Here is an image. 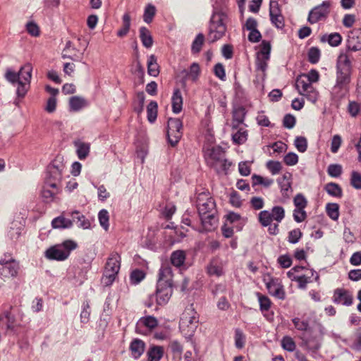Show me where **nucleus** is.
<instances>
[{
    "label": "nucleus",
    "instance_id": "nucleus-1",
    "mask_svg": "<svg viewBox=\"0 0 361 361\" xmlns=\"http://www.w3.org/2000/svg\"><path fill=\"white\" fill-rule=\"evenodd\" d=\"M324 334V326L322 324H318L317 325L311 327L309 330L301 333L300 336V339L301 340L300 346L309 352L314 353L322 345Z\"/></svg>",
    "mask_w": 361,
    "mask_h": 361
},
{
    "label": "nucleus",
    "instance_id": "nucleus-2",
    "mask_svg": "<svg viewBox=\"0 0 361 361\" xmlns=\"http://www.w3.org/2000/svg\"><path fill=\"white\" fill-rule=\"evenodd\" d=\"M227 15L222 11H214L209 20L207 40L212 44L221 39L226 34L227 27L225 20Z\"/></svg>",
    "mask_w": 361,
    "mask_h": 361
},
{
    "label": "nucleus",
    "instance_id": "nucleus-3",
    "mask_svg": "<svg viewBox=\"0 0 361 361\" xmlns=\"http://www.w3.org/2000/svg\"><path fill=\"white\" fill-rule=\"evenodd\" d=\"M226 152L220 146H215L209 149L208 166L213 169L217 174L228 173L232 162L225 158Z\"/></svg>",
    "mask_w": 361,
    "mask_h": 361
},
{
    "label": "nucleus",
    "instance_id": "nucleus-4",
    "mask_svg": "<svg viewBox=\"0 0 361 361\" xmlns=\"http://www.w3.org/2000/svg\"><path fill=\"white\" fill-rule=\"evenodd\" d=\"M352 62L347 54L338 56L336 65V82L350 85L353 74Z\"/></svg>",
    "mask_w": 361,
    "mask_h": 361
},
{
    "label": "nucleus",
    "instance_id": "nucleus-5",
    "mask_svg": "<svg viewBox=\"0 0 361 361\" xmlns=\"http://www.w3.org/2000/svg\"><path fill=\"white\" fill-rule=\"evenodd\" d=\"M77 247L76 242L72 240H66L62 243L49 247L45 251L44 256L50 260L63 261L69 257L71 252L76 249Z\"/></svg>",
    "mask_w": 361,
    "mask_h": 361
},
{
    "label": "nucleus",
    "instance_id": "nucleus-6",
    "mask_svg": "<svg viewBox=\"0 0 361 361\" xmlns=\"http://www.w3.org/2000/svg\"><path fill=\"white\" fill-rule=\"evenodd\" d=\"M199 323V315L194 308L185 310L179 323V328L182 334L186 338L193 336Z\"/></svg>",
    "mask_w": 361,
    "mask_h": 361
},
{
    "label": "nucleus",
    "instance_id": "nucleus-7",
    "mask_svg": "<svg viewBox=\"0 0 361 361\" xmlns=\"http://www.w3.org/2000/svg\"><path fill=\"white\" fill-rule=\"evenodd\" d=\"M196 207L198 216L207 214H218L214 199L210 195L208 191L202 192L197 194L196 198Z\"/></svg>",
    "mask_w": 361,
    "mask_h": 361
},
{
    "label": "nucleus",
    "instance_id": "nucleus-8",
    "mask_svg": "<svg viewBox=\"0 0 361 361\" xmlns=\"http://www.w3.org/2000/svg\"><path fill=\"white\" fill-rule=\"evenodd\" d=\"M183 135V122L180 118H169L167 122L166 137L173 147L179 142Z\"/></svg>",
    "mask_w": 361,
    "mask_h": 361
},
{
    "label": "nucleus",
    "instance_id": "nucleus-9",
    "mask_svg": "<svg viewBox=\"0 0 361 361\" xmlns=\"http://www.w3.org/2000/svg\"><path fill=\"white\" fill-rule=\"evenodd\" d=\"M19 270V262L15 259H0V287L6 279L16 277Z\"/></svg>",
    "mask_w": 361,
    "mask_h": 361
},
{
    "label": "nucleus",
    "instance_id": "nucleus-10",
    "mask_svg": "<svg viewBox=\"0 0 361 361\" xmlns=\"http://www.w3.org/2000/svg\"><path fill=\"white\" fill-rule=\"evenodd\" d=\"M331 5L329 1H324L320 5L314 7L309 13L307 21L310 24H314L326 19L330 13Z\"/></svg>",
    "mask_w": 361,
    "mask_h": 361
},
{
    "label": "nucleus",
    "instance_id": "nucleus-11",
    "mask_svg": "<svg viewBox=\"0 0 361 361\" xmlns=\"http://www.w3.org/2000/svg\"><path fill=\"white\" fill-rule=\"evenodd\" d=\"M200 225L197 231L200 233H207L214 231L218 226V214H207L199 216Z\"/></svg>",
    "mask_w": 361,
    "mask_h": 361
},
{
    "label": "nucleus",
    "instance_id": "nucleus-12",
    "mask_svg": "<svg viewBox=\"0 0 361 361\" xmlns=\"http://www.w3.org/2000/svg\"><path fill=\"white\" fill-rule=\"evenodd\" d=\"M158 326V320L153 316L141 317L136 324L135 332L142 335H147Z\"/></svg>",
    "mask_w": 361,
    "mask_h": 361
},
{
    "label": "nucleus",
    "instance_id": "nucleus-13",
    "mask_svg": "<svg viewBox=\"0 0 361 361\" xmlns=\"http://www.w3.org/2000/svg\"><path fill=\"white\" fill-rule=\"evenodd\" d=\"M173 287L169 285L157 284L155 301L157 305L163 306L167 304L172 295Z\"/></svg>",
    "mask_w": 361,
    "mask_h": 361
},
{
    "label": "nucleus",
    "instance_id": "nucleus-14",
    "mask_svg": "<svg viewBox=\"0 0 361 361\" xmlns=\"http://www.w3.org/2000/svg\"><path fill=\"white\" fill-rule=\"evenodd\" d=\"M266 288L270 295L280 300L286 298V292L283 286L280 283L279 279L270 277L268 281L265 282Z\"/></svg>",
    "mask_w": 361,
    "mask_h": 361
},
{
    "label": "nucleus",
    "instance_id": "nucleus-15",
    "mask_svg": "<svg viewBox=\"0 0 361 361\" xmlns=\"http://www.w3.org/2000/svg\"><path fill=\"white\" fill-rule=\"evenodd\" d=\"M332 300L334 303L345 306H350L353 303L352 293L349 290L343 288H338L334 290Z\"/></svg>",
    "mask_w": 361,
    "mask_h": 361
},
{
    "label": "nucleus",
    "instance_id": "nucleus-16",
    "mask_svg": "<svg viewBox=\"0 0 361 361\" xmlns=\"http://www.w3.org/2000/svg\"><path fill=\"white\" fill-rule=\"evenodd\" d=\"M269 6V16L271 23L277 28L283 29L285 25L284 18L281 14L278 1H271Z\"/></svg>",
    "mask_w": 361,
    "mask_h": 361
},
{
    "label": "nucleus",
    "instance_id": "nucleus-17",
    "mask_svg": "<svg viewBox=\"0 0 361 361\" xmlns=\"http://www.w3.org/2000/svg\"><path fill=\"white\" fill-rule=\"evenodd\" d=\"M63 172L56 169L47 167L44 184L47 187L57 189L62 180Z\"/></svg>",
    "mask_w": 361,
    "mask_h": 361
},
{
    "label": "nucleus",
    "instance_id": "nucleus-18",
    "mask_svg": "<svg viewBox=\"0 0 361 361\" xmlns=\"http://www.w3.org/2000/svg\"><path fill=\"white\" fill-rule=\"evenodd\" d=\"M347 48L353 51L361 50V28H354L350 31Z\"/></svg>",
    "mask_w": 361,
    "mask_h": 361
},
{
    "label": "nucleus",
    "instance_id": "nucleus-19",
    "mask_svg": "<svg viewBox=\"0 0 361 361\" xmlns=\"http://www.w3.org/2000/svg\"><path fill=\"white\" fill-rule=\"evenodd\" d=\"M159 277L157 284L175 286L173 282V271L168 264H163L159 271Z\"/></svg>",
    "mask_w": 361,
    "mask_h": 361
},
{
    "label": "nucleus",
    "instance_id": "nucleus-20",
    "mask_svg": "<svg viewBox=\"0 0 361 361\" xmlns=\"http://www.w3.org/2000/svg\"><path fill=\"white\" fill-rule=\"evenodd\" d=\"M349 92L350 85L336 82L331 89V95L333 100L340 102L348 95Z\"/></svg>",
    "mask_w": 361,
    "mask_h": 361
},
{
    "label": "nucleus",
    "instance_id": "nucleus-21",
    "mask_svg": "<svg viewBox=\"0 0 361 361\" xmlns=\"http://www.w3.org/2000/svg\"><path fill=\"white\" fill-rule=\"evenodd\" d=\"M291 178L292 173L290 172H286L281 178L277 179V182L281 188V192L284 197H288V191L291 189Z\"/></svg>",
    "mask_w": 361,
    "mask_h": 361
},
{
    "label": "nucleus",
    "instance_id": "nucleus-22",
    "mask_svg": "<svg viewBox=\"0 0 361 361\" xmlns=\"http://www.w3.org/2000/svg\"><path fill=\"white\" fill-rule=\"evenodd\" d=\"M183 347L177 341H171L166 350V356L168 358L171 357L173 360H180Z\"/></svg>",
    "mask_w": 361,
    "mask_h": 361
},
{
    "label": "nucleus",
    "instance_id": "nucleus-23",
    "mask_svg": "<svg viewBox=\"0 0 361 361\" xmlns=\"http://www.w3.org/2000/svg\"><path fill=\"white\" fill-rule=\"evenodd\" d=\"M121 257L118 253H113L107 259L104 270L109 271L114 274H118L120 270Z\"/></svg>",
    "mask_w": 361,
    "mask_h": 361
},
{
    "label": "nucleus",
    "instance_id": "nucleus-24",
    "mask_svg": "<svg viewBox=\"0 0 361 361\" xmlns=\"http://www.w3.org/2000/svg\"><path fill=\"white\" fill-rule=\"evenodd\" d=\"M207 274L219 277L224 274L223 266L217 258H213L207 267Z\"/></svg>",
    "mask_w": 361,
    "mask_h": 361
},
{
    "label": "nucleus",
    "instance_id": "nucleus-25",
    "mask_svg": "<svg viewBox=\"0 0 361 361\" xmlns=\"http://www.w3.org/2000/svg\"><path fill=\"white\" fill-rule=\"evenodd\" d=\"M145 348V342L139 338L133 340L130 344V350L135 359H138L143 354Z\"/></svg>",
    "mask_w": 361,
    "mask_h": 361
},
{
    "label": "nucleus",
    "instance_id": "nucleus-26",
    "mask_svg": "<svg viewBox=\"0 0 361 361\" xmlns=\"http://www.w3.org/2000/svg\"><path fill=\"white\" fill-rule=\"evenodd\" d=\"M164 353L163 346L151 345L147 351L148 361H159Z\"/></svg>",
    "mask_w": 361,
    "mask_h": 361
},
{
    "label": "nucleus",
    "instance_id": "nucleus-27",
    "mask_svg": "<svg viewBox=\"0 0 361 361\" xmlns=\"http://www.w3.org/2000/svg\"><path fill=\"white\" fill-rule=\"evenodd\" d=\"M172 111L175 114H178L182 111L183 97L180 90L178 87L173 90L171 97Z\"/></svg>",
    "mask_w": 361,
    "mask_h": 361
},
{
    "label": "nucleus",
    "instance_id": "nucleus-28",
    "mask_svg": "<svg viewBox=\"0 0 361 361\" xmlns=\"http://www.w3.org/2000/svg\"><path fill=\"white\" fill-rule=\"evenodd\" d=\"M73 145L77 148L76 153L80 160L85 159L89 155L90 150V143L77 140L73 141Z\"/></svg>",
    "mask_w": 361,
    "mask_h": 361
},
{
    "label": "nucleus",
    "instance_id": "nucleus-29",
    "mask_svg": "<svg viewBox=\"0 0 361 361\" xmlns=\"http://www.w3.org/2000/svg\"><path fill=\"white\" fill-rule=\"evenodd\" d=\"M139 32L142 45L147 49L151 48L153 45L154 40L149 29L145 26H142L140 27Z\"/></svg>",
    "mask_w": 361,
    "mask_h": 361
},
{
    "label": "nucleus",
    "instance_id": "nucleus-30",
    "mask_svg": "<svg viewBox=\"0 0 361 361\" xmlns=\"http://www.w3.org/2000/svg\"><path fill=\"white\" fill-rule=\"evenodd\" d=\"M186 254L184 250H178L173 251L170 257L171 263L173 266L180 268L182 267L185 261Z\"/></svg>",
    "mask_w": 361,
    "mask_h": 361
},
{
    "label": "nucleus",
    "instance_id": "nucleus-31",
    "mask_svg": "<svg viewBox=\"0 0 361 361\" xmlns=\"http://www.w3.org/2000/svg\"><path fill=\"white\" fill-rule=\"evenodd\" d=\"M87 105V100L81 97L73 96L69 99L70 110L73 111H78Z\"/></svg>",
    "mask_w": 361,
    "mask_h": 361
},
{
    "label": "nucleus",
    "instance_id": "nucleus-32",
    "mask_svg": "<svg viewBox=\"0 0 361 361\" xmlns=\"http://www.w3.org/2000/svg\"><path fill=\"white\" fill-rule=\"evenodd\" d=\"M131 18L129 13H125L122 17V26L117 31L116 35L118 37H124L129 32L130 28Z\"/></svg>",
    "mask_w": 361,
    "mask_h": 361
},
{
    "label": "nucleus",
    "instance_id": "nucleus-33",
    "mask_svg": "<svg viewBox=\"0 0 361 361\" xmlns=\"http://www.w3.org/2000/svg\"><path fill=\"white\" fill-rule=\"evenodd\" d=\"M321 42H327L331 47H338L341 44L342 37L338 32H333L329 35H324L321 39Z\"/></svg>",
    "mask_w": 361,
    "mask_h": 361
},
{
    "label": "nucleus",
    "instance_id": "nucleus-34",
    "mask_svg": "<svg viewBox=\"0 0 361 361\" xmlns=\"http://www.w3.org/2000/svg\"><path fill=\"white\" fill-rule=\"evenodd\" d=\"M147 73L149 75L157 77L159 73V66L155 55L152 54L147 61Z\"/></svg>",
    "mask_w": 361,
    "mask_h": 361
},
{
    "label": "nucleus",
    "instance_id": "nucleus-35",
    "mask_svg": "<svg viewBox=\"0 0 361 361\" xmlns=\"http://www.w3.org/2000/svg\"><path fill=\"white\" fill-rule=\"evenodd\" d=\"M246 114L245 108L243 106L234 109L233 112V122H236L237 124H233V128H237L239 124L243 123Z\"/></svg>",
    "mask_w": 361,
    "mask_h": 361
},
{
    "label": "nucleus",
    "instance_id": "nucleus-36",
    "mask_svg": "<svg viewBox=\"0 0 361 361\" xmlns=\"http://www.w3.org/2000/svg\"><path fill=\"white\" fill-rule=\"evenodd\" d=\"M54 228H69L73 226V221L62 216L54 218L51 221Z\"/></svg>",
    "mask_w": 361,
    "mask_h": 361
},
{
    "label": "nucleus",
    "instance_id": "nucleus-37",
    "mask_svg": "<svg viewBox=\"0 0 361 361\" xmlns=\"http://www.w3.org/2000/svg\"><path fill=\"white\" fill-rule=\"evenodd\" d=\"M324 190L331 196L334 197H341L343 195V190L341 187L336 183H329L324 186Z\"/></svg>",
    "mask_w": 361,
    "mask_h": 361
},
{
    "label": "nucleus",
    "instance_id": "nucleus-38",
    "mask_svg": "<svg viewBox=\"0 0 361 361\" xmlns=\"http://www.w3.org/2000/svg\"><path fill=\"white\" fill-rule=\"evenodd\" d=\"M158 104L156 101H151L147 106V117L150 123L155 122L157 118Z\"/></svg>",
    "mask_w": 361,
    "mask_h": 361
},
{
    "label": "nucleus",
    "instance_id": "nucleus-39",
    "mask_svg": "<svg viewBox=\"0 0 361 361\" xmlns=\"http://www.w3.org/2000/svg\"><path fill=\"white\" fill-rule=\"evenodd\" d=\"M145 100L144 92L141 91L136 93V100L133 102V110L138 115L141 114L144 110Z\"/></svg>",
    "mask_w": 361,
    "mask_h": 361
},
{
    "label": "nucleus",
    "instance_id": "nucleus-40",
    "mask_svg": "<svg viewBox=\"0 0 361 361\" xmlns=\"http://www.w3.org/2000/svg\"><path fill=\"white\" fill-rule=\"evenodd\" d=\"M204 39V35L202 33L197 35L191 45V52L192 54H197L201 51Z\"/></svg>",
    "mask_w": 361,
    "mask_h": 361
},
{
    "label": "nucleus",
    "instance_id": "nucleus-41",
    "mask_svg": "<svg viewBox=\"0 0 361 361\" xmlns=\"http://www.w3.org/2000/svg\"><path fill=\"white\" fill-rule=\"evenodd\" d=\"M256 295L259 303V310L262 312H268L271 306V301L268 296L257 292Z\"/></svg>",
    "mask_w": 361,
    "mask_h": 361
},
{
    "label": "nucleus",
    "instance_id": "nucleus-42",
    "mask_svg": "<svg viewBox=\"0 0 361 361\" xmlns=\"http://www.w3.org/2000/svg\"><path fill=\"white\" fill-rule=\"evenodd\" d=\"M91 314L90 304L89 300L83 302L82 305V311L80 312V322L87 324L90 321V317Z\"/></svg>",
    "mask_w": 361,
    "mask_h": 361
},
{
    "label": "nucleus",
    "instance_id": "nucleus-43",
    "mask_svg": "<svg viewBox=\"0 0 361 361\" xmlns=\"http://www.w3.org/2000/svg\"><path fill=\"white\" fill-rule=\"evenodd\" d=\"M327 215L333 220H337L339 216V205L337 203H328L326 206Z\"/></svg>",
    "mask_w": 361,
    "mask_h": 361
},
{
    "label": "nucleus",
    "instance_id": "nucleus-44",
    "mask_svg": "<svg viewBox=\"0 0 361 361\" xmlns=\"http://www.w3.org/2000/svg\"><path fill=\"white\" fill-rule=\"evenodd\" d=\"M321 56V51L317 47H311L307 52L308 61L312 64H315L319 62Z\"/></svg>",
    "mask_w": 361,
    "mask_h": 361
},
{
    "label": "nucleus",
    "instance_id": "nucleus-45",
    "mask_svg": "<svg viewBox=\"0 0 361 361\" xmlns=\"http://www.w3.org/2000/svg\"><path fill=\"white\" fill-rule=\"evenodd\" d=\"M49 188L45 185L42 190V197L47 203L52 202L56 195L59 192V187H57V189H54L55 191L51 190Z\"/></svg>",
    "mask_w": 361,
    "mask_h": 361
},
{
    "label": "nucleus",
    "instance_id": "nucleus-46",
    "mask_svg": "<svg viewBox=\"0 0 361 361\" xmlns=\"http://www.w3.org/2000/svg\"><path fill=\"white\" fill-rule=\"evenodd\" d=\"M32 67L30 63H26L22 66L19 71L20 78H23L25 82L30 83L32 78Z\"/></svg>",
    "mask_w": 361,
    "mask_h": 361
},
{
    "label": "nucleus",
    "instance_id": "nucleus-47",
    "mask_svg": "<svg viewBox=\"0 0 361 361\" xmlns=\"http://www.w3.org/2000/svg\"><path fill=\"white\" fill-rule=\"evenodd\" d=\"M247 139V131L242 128L239 129L232 135L233 142L237 145L243 144Z\"/></svg>",
    "mask_w": 361,
    "mask_h": 361
},
{
    "label": "nucleus",
    "instance_id": "nucleus-48",
    "mask_svg": "<svg viewBox=\"0 0 361 361\" xmlns=\"http://www.w3.org/2000/svg\"><path fill=\"white\" fill-rule=\"evenodd\" d=\"M145 273L141 269H136L130 273V283L134 285L138 284L145 279Z\"/></svg>",
    "mask_w": 361,
    "mask_h": 361
},
{
    "label": "nucleus",
    "instance_id": "nucleus-49",
    "mask_svg": "<svg viewBox=\"0 0 361 361\" xmlns=\"http://www.w3.org/2000/svg\"><path fill=\"white\" fill-rule=\"evenodd\" d=\"M259 222L264 227H267L271 223L273 219L271 212L267 210L261 211L258 216Z\"/></svg>",
    "mask_w": 361,
    "mask_h": 361
},
{
    "label": "nucleus",
    "instance_id": "nucleus-50",
    "mask_svg": "<svg viewBox=\"0 0 361 361\" xmlns=\"http://www.w3.org/2000/svg\"><path fill=\"white\" fill-rule=\"evenodd\" d=\"M156 14V8L152 4H148L144 11L143 20L147 23H150Z\"/></svg>",
    "mask_w": 361,
    "mask_h": 361
},
{
    "label": "nucleus",
    "instance_id": "nucleus-51",
    "mask_svg": "<svg viewBox=\"0 0 361 361\" xmlns=\"http://www.w3.org/2000/svg\"><path fill=\"white\" fill-rule=\"evenodd\" d=\"M271 44L267 40H263L261 44L260 51L257 53V56L269 59L271 53Z\"/></svg>",
    "mask_w": 361,
    "mask_h": 361
},
{
    "label": "nucleus",
    "instance_id": "nucleus-52",
    "mask_svg": "<svg viewBox=\"0 0 361 361\" xmlns=\"http://www.w3.org/2000/svg\"><path fill=\"white\" fill-rule=\"evenodd\" d=\"M273 220L281 222L285 217V210L281 206H274L271 212Z\"/></svg>",
    "mask_w": 361,
    "mask_h": 361
},
{
    "label": "nucleus",
    "instance_id": "nucleus-53",
    "mask_svg": "<svg viewBox=\"0 0 361 361\" xmlns=\"http://www.w3.org/2000/svg\"><path fill=\"white\" fill-rule=\"evenodd\" d=\"M245 343V336L240 329L235 330V345L237 348L241 349L244 347Z\"/></svg>",
    "mask_w": 361,
    "mask_h": 361
},
{
    "label": "nucleus",
    "instance_id": "nucleus-54",
    "mask_svg": "<svg viewBox=\"0 0 361 361\" xmlns=\"http://www.w3.org/2000/svg\"><path fill=\"white\" fill-rule=\"evenodd\" d=\"M98 218L99 221V224L101 226L105 229L106 231L108 230L109 228V212L106 209H102L99 211L98 214Z\"/></svg>",
    "mask_w": 361,
    "mask_h": 361
},
{
    "label": "nucleus",
    "instance_id": "nucleus-55",
    "mask_svg": "<svg viewBox=\"0 0 361 361\" xmlns=\"http://www.w3.org/2000/svg\"><path fill=\"white\" fill-rule=\"evenodd\" d=\"M302 236V233L300 228H295L288 232V241L290 243L295 244L299 242Z\"/></svg>",
    "mask_w": 361,
    "mask_h": 361
},
{
    "label": "nucleus",
    "instance_id": "nucleus-56",
    "mask_svg": "<svg viewBox=\"0 0 361 361\" xmlns=\"http://www.w3.org/2000/svg\"><path fill=\"white\" fill-rule=\"evenodd\" d=\"M53 169H56L63 172L65 169L63 164V157L61 155H57L55 159L47 166Z\"/></svg>",
    "mask_w": 361,
    "mask_h": 361
},
{
    "label": "nucleus",
    "instance_id": "nucleus-57",
    "mask_svg": "<svg viewBox=\"0 0 361 361\" xmlns=\"http://www.w3.org/2000/svg\"><path fill=\"white\" fill-rule=\"evenodd\" d=\"M281 346L284 350L293 352L295 349L296 345L295 341L291 337L286 336L281 340Z\"/></svg>",
    "mask_w": 361,
    "mask_h": 361
},
{
    "label": "nucleus",
    "instance_id": "nucleus-58",
    "mask_svg": "<svg viewBox=\"0 0 361 361\" xmlns=\"http://www.w3.org/2000/svg\"><path fill=\"white\" fill-rule=\"evenodd\" d=\"M311 276H307L305 275H301L298 276H293V281L298 282V288L300 289H305L307 284L312 282L310 279Z\"/></svg>",
    "mask_w": 361,
    "mask_h": 361
},
{
    "label": "nucleus",
    "instance_id": "nucleus-59",
    "mask_svg": "<svg viewBox=\"0 0 361 361\" xmlns=\"http://www.w3.org/2000/svg\"><path fill=\"white\" fill-rule=\"evenodd\" d=\"M118 274L112 273L109 271L104 270L102 281L105 286H109L114 282Z\"/></svg>",
    "mask_w": 361,
    "mask_h": 361
},
{
    "label": "nucleus",
    "instance_id": "nucleus-60",
    "mask_svg": "<svg viewBox=\"0 0 361 361\" xmlns=\"http://www.w3.org/2000/svg\"><path fill=\"white\" fill-rule=\"evenodd\" d=\"M200 74V68L197 63H192L190 67L188 73L189 78L193 82H196Z\"/></svg>",
    "mask_w": 361,
    "mask_h": 361
},
{
    "label": "nucleus",
    "instance_id": "nucleus-61",
    "mask_svg": "<svg viewBox=\"0 0 361 361\" xmlns=\"http://www.w3.org/2000/svg\"><path fill=\"white\" fill-rule=\"evenodd\" d=\"M292 322L298 330L302 332L311 329V327L309 326V322L306 320L301 321L300 319L295 317L292 319Z\"/></svg>",
    "mask_w": 361,
    "mask_h": 361
},
{
    "label": "nucleus",
    "instance_id": "nucleus-62",
    "mask_svg": "<svg viewBox=\"0 0 361 361\" xmlns=\"http://www.w3.org/2000/svg\"><path fill=\"white\" fill-rule=\"evenodd\" d=\"M328 174L334 178L340 176L342 173V166L340 164H330L327 168Z\"/></svg>",
    "mask_w": 361,
    "mask_h": 361
},
{
    "label": "nucleus",
    "instance_id": "nucleus-63",
    "mask_svg": "<svg viewBox=\"0 0 361 361\" xmlns=\"http://www.w3.org/2000/svg\"><path fill=\"white\" fill-rule=\"evenodd\" d=\"M295 146L300 152H305L307 149V139L302 136L296 137Z\"/></svg>",
    "mask_w": 361,
    "mask_h": 361
},
{
    "label": "nucleus",
    "instance_id": "nucleus-64",
    "mask_svg": "<svg viewBox=\"0 0 361 361\" xmlns=\"http://www.w3.org/2000/svg\"><path fill=\"white\" fill-rule=\"evenodd\" d=\"M350 184L355 189H361V174L360 173L355 171L352 172Z\"/></svg>",
    "mask_w": 361,
    "mask_h": 361
}]
</instances>
